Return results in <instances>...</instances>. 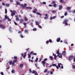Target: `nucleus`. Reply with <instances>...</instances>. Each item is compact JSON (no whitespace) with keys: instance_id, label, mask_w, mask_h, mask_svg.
Returning a JSON list of instances; mask_svg holds the SVG:
<instances>
[{"instance_id":"a19ab883","label":"nucleus","mask_w":75,"mask_h":75,"mask_svg":"<svg viewBox=\"0 0 75 75\" xmlns=\"http://www.w3.org/2000/svg\"><path fill=\"white\" fill-rule=\"evenodd\" d=\"M47 72V69H46L45 70V71H44V72L45 73V72Z\"/></svg>"},{"instance_id":"aec40b11","label":"nucleus","mask_w":75,"mask_h":75,"mask_svg":"<svg viewBox=\"0 0 75 75\" xmlns=\"http://www.w3.org/2000/svg\"><path fill=\"white\" fill-rule=\"evenodd\" d=\"M20 37L21 38H23L24 37L23 36V34H21L20 35Z\"/></svg>"},{"instance_id":"cd10ccee","label":"nucleus","mask_w":75,"mask_h":75,"mask_svg":"<svg viewBox=\"0 0 75 75\" xmlns=\"http://www.w3.org/2000/svg\"><path fill=\"white\" fill-rule=\"evenodd\" d=\"M36 14L38 15H39V16H41V14L40 13L37 12L36 13Z\"/></svg>"},{"instance_id":"6e6d98bb","label":"nucleus","mask_w":75,"mask_h":75,"mask_svg":"<svg viewBox=\"0 0 75 75\" xmlns=\"http://www.w3.org/2000/svg\"><path fill=\"white\" fill-rule=\"evenodd\" d=\"M60 3H63V0H60Z\"/></svg>"},{"instance_id":"7c9ffc66","label":"nucleus","mask_w":75,"mask_h":75,"mask_svg":"<svg viewBox=\"0 0 75 75\" xmlns=\"http://www.w3.org/2000/svg\"><path fill=\"white\" fill-rule=\"evenodd\" d=\"M23 24L24 25L25 27H26V25H27V23H23Z\"/></svg>"},{"instance_id":"c756f323","label":"nucleus","mask_w":75,"mask_h":75,"mask_svg":"<svg viewBox=\"0 0 75 75\" xmlns=\"http://www.w3.org/2000/svg\"><path fill=\"white\" fill-rule=\"evenodd\" d=\"M66 8H67L68 10H70L71 9V8L70 7H67Z\"/></svg>"},{"instance_id":"0eeeda50","label":"nucleus","mask_w":75,"mask_h":75,"mask_svg":"<svg viewBox=\"0 0 75 75\" xmlns=\"http://www.w3.org/2000/svg\"><path fill=\"white\" fill-rule=\"evenodd\" d=\"M73 58H74V57H73V56H70L69 57V60H72Z\"/></svg>"},{"instance_id":"412c9836","label":"nucleus","mask_w":75,"mask_h":75,"mask_svg":"<svg viewBox=\"0 0 75 75\" xmlns=\"http://www.w3.org/2000/svg\"><path fill=\"white\" fill-rule=\"evenodd\" d=\"M9 65H11L12 64V65H13V62H12V61H10L9 62Z\"/></svg>"},{"instance_id":"2f4dec72","label":"nucleus","mask_w":75,"mask_h":75,"mask_svg":"<svg viewBox=\"0 0 75 75\" xmlns=\"http://www.w3.org/2000/svg\"><path fill=\"white\" fill-rule=\"evenodd\" d=\"M11 72L12 73H14L15 72V71H14V70H12V71H11Z\"/></svg>"},{"instance_id":"7ed1b4c3","label":"nucleus","mask_w":75,"mask_h":75,"mask_svg":"<svg viewBox=\"0 0 75 75\" xmlns=\"http://www.w3.org/2000/svg\"><path fill=\"white\" fill-rule=\"evenodd\" d=\"M21 6L22 8H24L25 7H27V4H24V5L23 4H21Z\"/></svg>"},{"instance_id":"13d9d810","label":"nucleus","mask_w":75,"mask_h":75,"mask_svg":"<svg viewBox=\"0 0 75 75\" xmlns=\"http://www.w3.org/2000/svg\"><path fill=\"white\" fill-rule=\"evenodd\" d=\"M10 2L11 3H13V0H10Z\"/></svg>"},{"instance_id":"09e8293b","label":"nucleus","mask_w":75,"mask_h":75,"mask_svg":"<svg viewBox=\"0 0 75 75\" xmlns=\"http://www.w3.org/2000/svg\"><path fill=\"white\" fill-rule=\"evenodd\" d=\"M38 58H37L35 60V62H37V61H38Z\"/></svg>"},{"instance_id":"3c124183","label":"nucleus","mask_w":75,"mask_h":75,"mask_svg":"<svg viewBox=\"0 0 75 75\" xmlns=\"http://www.w3.org/2000/svg\"><path fill=\"white\" fill-rule=\"evenodd\" d=\"M1 75H4V73H3V72H1Z\"/></svg>"},{"instance_id":"f257e3e1","label":"nucleus","mask_w":75,"mask_h":75,"mask_svg":"<svg viewBox=\"0 0 75 75\" xmlns=\"http://www.w3.org/2000/svg\"><path fill=\"white\" fill-rule=\"evenodd\" d=\"M68 21V20L67 19H64L63 22V24H64L65 25H68V24L67 23Z\"/></svg>"},{"instance_id":"72a5a7b5","label":"nucleus","mask_w":75,"mask_h":75,"mask_svg":"<svg viewBox=\"0 0 75 75\" xmlns=\"http://www.w3.org/2000/svg\"><path fill=\"white\" fill-rule=\"evenodd\" d=\"M8 20L9 21H11V19L8 18Z\"/></svg>"},{"instance_id":"774afa93","label":"nucleus","mask_w":75,"mask_h":75,"mask_svg":"<svg viewBox=\"0 0 75 75\" xmlns=\"http://www.w3.org/2000/svg\"><path fill=\"white\" fill-rule=\"evenodd\" d=\"M33 54V52L32 51L30 52V54Z\"/></svg>"},{"instance_id":"603ef678","label":"nucleus","mask_w":75,"mask_h":75,"mask_svg":"<svg viewBox=\"0 0 75 75\" xmlns=\"http://www.w3.org/2000/svg\"><path fill=\"white\" fill-rule=\"evenodd\" d=\"M46 44H48L49 43V41L48 40L46 42Z\"/></svg>"},{"instance_id":"0e129e2a","label":"nucleus","mask_w":75,"mask_h":75,"mask_svg":"<svg viewBox=\"0 0 75 75\" xmlns=\"http://www.w3.org/2000/svg\"><path fill=\"white\" fill-rule=\"evenodd\" d=\"M53 18V19H54L55 18H56V16H54L52 17Z\"/></svg>"},{"instance_id":"338daca9","label":"nucleus","mask_w":75,"mask_h":75,"mask_svg":"<svg viewBox=\"0 0 75 75\" xmlns=\"http://www.w3.org/2000/svg\"><path fill=\"white\" fill-rule=\"evenodd\" d=\"M14 23L15 24V25H17V23H16V22H14Z\"/></svg>"},{"instance_id":"5fc2aeb1","label":"nucleus","mask_w":75,"mask_h":75,"mask_svg":"<svg viewBox=\"0 0 75 75\" xmlns=\"http://www.w3.org/2000/svg\"><path fill=\"white\" fill-rule=\"evenodd\" d=\"M11 30V27H10L9 28V31H10Z\"/></svg>"},{"instance_id":"680f3d73","label":"nucleus","mask_w":75,"mask_h":75,"mask_svg":"<svg viewBox=\"0 0 75 75\" xmlns=\"http://www.w3.org/2000/svg\"><path fill=\"white\" fill-rule=\"evenodd\" d=\"M29 72L30 73H31L32 72V71H31V69L29 70Z\"/></svg>"},{"instance_id":"dca6fc26","label":"nucleus","mask_w":75,"mask_h":75,"mask_svg":"<svg viewBox=\"0 0 75 75\" xmlns=\"http://www.w3.org/2000/svg\"><path fill=\"white\" fill-rule=\"evenodd\" d=\"M62 8V6L60 5L59 6V10H61Z\"/></svg>"},{"instance_id":"4468645a","label":"nucleus","mask_w":75,"mask_h":75,"mask_svg":"<svg viewBox=\"0 0 75 75\" xmlns=\"http://www.w3.org/2000/svg\"><path fill=\"white\" fill-rule=\"evenodd\" d=\"M60 40H61V39L59 38H58L57 39V42H59L60 41Z\"/></svg>"},{"instance_id":"8fccbe9b","label":"nucleus","mask_w":75,"mask_h":75,"mask_svg":"<svg viewBox=\"0 0 75 75\" xmlns=\"http://www.w3.org/2000/svg\"><path fill=\"white\" fill-rule=\"evenodd\" d=\"M67 12H65V13H64V16H67Z\"/></svg>"},{"instance_id":"9b49d317","label":"nucleus","mask_w":75,"mask_h":75,"mask_svg":"<svg viewBox=\"0 0 75 75\" xmlns=\"http://www.w3.org/2000/svg\"><path fill=\"white\" fill-rule=\"evenodd\" d=\"M0 28H2V29H4V28H5L4 26H3L2 25H0Z\"/></svg>"},{"instance_id":"ddd939ff","label":"nucleus","mask_w":75,"mask_h":75,"mask_svg":"<svg viewBox=\"0 0 75 75\" xmlns=\"http://www.w3.org/2000/svg\"><path fill=\"white\" fill-rule=\"evenodd\" d=\"M66 54V52L65 51H64L62 53V54L63 55V56H65V55Z\"/></svg>"},{"instance_id":"79ce46f5","label":"nucleus","mask_w":75,"mask_h":75,"mask_svg":"<svg viewBox=\"0 0 75 75\" xmlns=\"http://www.w3.org/2000/svg\"><path fill=\"white\" fill-rule=\"evenodd\" d=\"M38 27L40 28H42V27L40 25H38Z\"/></svg>"},{"instance_id":"a878e982","label":"nucleus","mask_w":75,"mask_h":75,"mask_svg":"<svg viewBox=\"0 0 75 75\" xmlns=\"http://www.w3.org/2000/svg\"><path fill=\"white\" fill-rule=\"evenodd\" d=\"M50 58L51 59V60H53V58L52 56H50Z\"/></svg>"},{"instance_id":"37998d69","label":"nucleus","mask_w":75,"mask_h":75,"mask_svg":"<svg viewBox=\"0 0 75 75\" xmlns=\"http://www.w3.org/2000/svg\"><path fill=\"white\" fill-rule=\"evenodd\" d=\"M72 68H73V69H75V66L74 65H73L72 66Z\"/></svg>"},{"instance_id":"39448f33","label":"nucleus","mask_w":75,"mask_h":75,"mask_svg":"<svg viewBox=\"0 0 75 75\" xmlns=\"http://www.w3.org/2000/svg\"><path fill=\"white\" fill-rule=\"evenodd\" d=\"M46 16L44 17V18L45 20H47L48 18V16L47 14H46L45 15Z\"/></svg>"},{"instance_id":"1a4fd4ad","label":"nucleus","mask_w":75,"mask_h":75,"mask_svg":"<svg viewBox=\"0 0 75 75\" xmlns=\"http://www.w3.org/2000/svg\"><path fill=\"white\" fill-rule=\"evenodd\" d=\"M17 59L14 60L13 62L12 65H14L15 63V62H17Z\"/></svg>"},{"instance_id":"a18cd8bd","label":"nucleus","mask_w":75,"mask_h":75,"mask_svg":"<svg viewBox=\"0 0 75 75\" xmlns=\"http://www.w3.org/2000/svg\"><path fill=\"white\" fill-rule=\"evenodd\" d=\"M5 17L6 19H7L8 18V17L7 16V15H5Z\"/></svg>"},{"instance_id":"e2e57ef3","label":"nucleus","mask_w":75,"mask_h":75,"mask_svg":"<svg viewBox=\"0 0 75 75\" xmlns=\"http://www.w3.org/2000/svg\"><path fill=\"white\" fill-rule=\"evenodd\" d=\"M36 24H38V25H39V23H38V22H37V21H36Z\"/></svg>"},{"instance_id":"bb28decb","label":"nucleus","mask_w":75,"mask_h":75,"mask_svg":"<svg viewBox=\"0 0 75 75\" xmlns=\"http://www.w3.org/2000/svg\"><path fill=\"white\" fill-rule=\"evenodd\" d=\"M14 59H17V56H14Z\"/></svg>"},{"instance_id":"423d86ee","label":"nucleus","mask_w":75,"mask_h":75,"mask_svg":"<svg viewBox=\"0 0 75 75\" xmlns=\"http://www.w3.org/2000/svg\"><path fill=\"white\" fill-rule=\"evenodd\" d=\"M53 56H54V59H55V60H57V56L55 54L53 53Z\"/></svg>"},{"instance_id":"c9c22d12","label":"nucleus","mask_w":75,"mask_h":75,"mask_svg":"<svg viewBox=\"0 0 75 75\" xmlns=\"http://www.w3.org/2000/svg\"><path fill=\"white\" fill-rule=\"evenodd\" d=\"M50 73L51 75L53 74V71H50Z\"/></svg>"},{"instance_id":"4d7b16f0","label":"nucleus","mask_w":75,"mask_h":75,"mask_svg":"<svg viewBox=\"0 0 75 75\" xmlns=\"http://www.w3.org/2000/svg\"><path fill=\"white\" fill-rule=\"evenodd\" d=\"M49 7H52L53 6H52V5L50 4L49 5Z\"/></svg>"},{"instance_id":"f8f14e48","label":"nucleus","mask_w":75,"mask_h":75,"mask_svg":"<svg viewBox=\"0 0 75 75\" xmlns=\"http://www.w3.org/2000/svg\"><path fill=\"white\" fill-rule=\"evenodd\" d=\"M37 11V9H34L33 11V13H36V11Z\"/></svg>"},{"instance_id":"a211bd4d","label":"nucleus","mask_w":75,"mask_h":75,"mask_svg":"<svg viewBox=\"0 0 75 75\" xmlns=\"http://www.w3.org/2000/svg\"><path fill=\"white\" fill-rule=\"evenodd\" d=\"M24 32L25 33H28V31L27 30L25 29L24 30Z\"/></svg>"},{"instance_id":"20e7f679","label":"nucleus","mask_w":75,"mask_h":75,"mask_svg":"<svg viewBox=\"0 0 75 75\" xmlns=\"http://www.w3.org/2000/svg\"><path fill=\"white\" fill-rule=\"evenodd\" d=\"M62 65V64L61 63H60V64L58 63V66L56 65V68H57V69H59V68L60 67V65Z\"/></svg>"},{"instance_id":"052dcab7","label":"nucleus","mask_w":75,"mask_h":75,"mask_svg":"<svg viewBox=\"0 0 75 75\" xmlns=\"http://www.w3.org/2000/svg\"><path fill=\"white\" fill-rule=\"evenodd\" d=\"M42 4H46V2H43L42 3Z\"/></svg>"},{"instance_id":"bf43d9fd","label":"nucleus","mask_w":75,"mask_h":75,"mask_svg":"<svg viewBox=\"0 0 75 75\" xmlns=\"http://www.w3.org/2000/svg\"><path fill=\"white\" fill-rule=\"evenodd\" d=\"M33 54L34 55H37V54L36 53H33Z\"/></svg>"},{"instance_id":"49530a36","label":"nucleus","mask_w":75,"mask_h":75,"mask_svg":"<svg viewBox=\"0 0 75 75\" xmlns=\"http://www.w3.org/2000/svg\"><path fill=\"white\" fill-rule=\"evenodd\" d=\"M30 25H31L32 27H33V23L31 22L30 23Z\"/></svg>"},{"instance_id":"f704fd0d","label":"nucleus","mask_w":75,"mask_h":75,"mask_svg":"<svg viewBox=\"0 0 75 75\" xmlns=\"http://www.w3.org/2000/svg\"><path fill=\"white\" fill-rule=\"evenodd\" d=\"M56 6H57V4H56L53 5V7H56Z\"/></svg>"},{"instance_id":"c03bdc74","label":"nucleus","mask_w":75,"mask_h":75,"mask_svg":"<svg viewBox=\"0 0 75 75\" xmlns=\"http://www.w3.org/2000/svg\"><path fill=\"white\" fill-rule=\"evenodd\" d=\"M49 41L50 42V43H51V42H52V40L51 39H49Z\"/></svg>"},{"instance_id":"4be33fe9","label":"nucleus","mask_w":75,"mask_h":75,"mask_svg":"<svg viewBox=\"0 0 75 75\" xmlns=\"http://www.w3.org/2000/svg\"><path fill=\"white\" fill-rule=\"evenodd\" d=\"M28 58H31V55H30V54H28Z\"/></svg>"},{"instance_id":"69168bd1","label":"nucleus","mask_w":75,"mask_h":75,"mask_svg":"<svg viewBox=\"0 0 75 75\" xmlns=\"http://www.w3.org/2000/svg\"><path fill=\"white\" fill-rule=\"evenodd\" d=\"M47 59L45 58L44 59V61H47Z\"/></svg>"},{"instance_id":"6e6552de","label":"nucleus","mask_w":75,"mask_h":75,"mask_svg":"<svg viewBox=\"0 0 75 75\" xmlns=\"http://www.w3.org/2000/svg\"><path fill=\"white\" fill-rule=\"evenodd\" d=\"M15 13H16L15 11H13V13H12L11 14V16H13L16 15V14H15Z\"/></svg>"},{"instance_id":"de8ad7c7","label":"nucleus","mask_w":75,"mask_h":75,"mask_svg":"<svg viewBox=\"0 0 75 75\" xmlns=\"http://www.w3.org/2000/svg\"><path fill=\"white\" fill-rule=\"evenodd\" d=\"M33 31H36L37 30V29L36 28H34L33 29Z\"/></svg>"},{"instance_id":"b1692460","label":"nucleus","mask_w":75,"mask_h":75,"mask_svg":"<svg viewBox=\"0 0 75 75\" xmlns=\"http://www.w3.org/2000/svg\"><path fill=\"white\" fill-rule=\"evenodd\" d=\"M42 64H45V61H42Z\"/></svg>"},{"instance_id":"f03ea898","label":"nucleus","mask_w":75,"mask_h":75,"mask_svg":"<svg viewBox=\"0 0 75 75\" xmlns=\"http://www.w3.org/2000/svg\"><path fill=\"white\" fill-rule=\"evenodd\" d=\"M57 57H59V58H62V54L61 53H59V51L58 50L57 52Z\"/></svg>"},{"instance_id":"473e14b6","label":"nucleus","mask_w":75,"mask_h":75,"mask_svg":"<svg viewBox=\"0 0 75 75\" xmlns=\"http://www.w3.org/2000/svg\"><path fill=\"white\" fill-rule=\"evenodd\" d=\"M52 66L53 67H57V65H56V64H52Z\"/></svg>"},{"instance_id":"ea45409f","label":"nucleus","mask_w":75,"mask_h":75,"mask_svg":"<svg viewBox=\"0 0 75 75\" xmlns=\"http://www.w3.org/2000/svg\"><path fill=\"white\" fill-rule=\"evenodd\" d=\"M35 75H38V73H37V72H36L35 74Z\"/></svg>"},{"instance_id":"e433bc0d","label":"nucleus","mask_w":75,"mask_h":75,"mask_svg":"<svg viewBox=\"0 0 75 75\" xmlns=\"http://www.w3.org/2000/svg\"><path fill=\"white\" fill-rule=\"evenodd\" d=\"M21 32H22L21 30L18 31V34H21Z\"/></svg>"},{"instance_id":"2eb2a0df","label":"nucleus","mask_w":75,"mask_h":75,"mask_svg":"<svg viewBox=\"0 0 75 75\" xmlns=\"http://www.w3.org/2000/svg\"><path fill=\"white\" fill-rule=\"evenodd\" d=\"M24 18H24V20L25 21H27L28 20V19H27V17H25Z\"/></svg>"},{"instance_id":"c85d7f7f","label":"nucleus","mask_w":75,"mask_h":75,"mask_svg":"<svg viewBox=\"0 0 75 75\" xmlns=\"http://www.w3.org/2000/svg\"><path fill=\"white\" fill-rule=\"evenodd\" d=\"M5 5L6 7H9V6H10V4H6Z\"/></svg>"},{"instance_id":"4c0bfd02","label":"nucleus","mask_w":75,"mask_h":75,"mask_svg":"<svg viewBox=\"0 0 75 75\" xmlns=\"http://www.w3.org/2000/svg\"><path fill=\"white\" fill-rule=\"evenodd\" d=\"M16 21H19V18H16Z\"/></svg>"},{"instance_id":"6ab92c4d","label":"nucleus","mask_w":75,"mask_h":75,"mask_svg":"<svg viewBox=\"0 0 75 75\" xmlns=\"http://www.w3.org/2000/svg\"><path fill=\"white\" fill-rule=\"evenodd\" d=\"M55 3H56V2H55V1H53L52 2V4H55Z\"/></svg>"},{"instance_id":"58836bf2","label":"nucleus","mask_w":75,"mask_h":75,"mask_svg":"<svg viewBox=\"0 0 75 75\" xmlns=\"http://www.w3.org/2000/svg\"><path fill=\"white\" fill-rule=\"evenodd\" d=\"M5 13L6 14H7V9H5Z\"/></svg>"},{"instance_id":"393cba45","label":"nucleus","mask_w":75,"mask_h":75,"mask_svg":"<svg viewBox=\"0 0 75 75\" xmlns=\"http://www.w3.org/2000/svg\"><path fill=\"white\" fill-rule=\"evenodd\" d=\"M23 67V64H21L20 65V67L22 68Z\"/></svg>"},{"instance_id":"f3484780","label":"nucleus","mask_w":75,"mask_h":75,"mask_svg":"<svg viewBox=\"0 0 75 75\" xmlns=\"http://www.w3.org/2000/svg\"><path fill=\"white\" fill-rule=\"evenodd\" d=\"M26 8L28 9V10H31L32 8L31 7H26Z\"/></svg>"},{"instance_id":"5701e85b","label":"nucleus","mask_w":75,"mask_h":75,"mask_svg":"<svg viewBox=\"0 0 75 75\" xmlns=\"http://www.w3.org/2000/svg\"><path fill=\"white\" fill-rule=\"evenodd\" d=\"M17 5H18L19 6H20L21 5V4H20V2H17Z\"/></svg>"},{"instance_id":"864d4df0","label":"nucleus","mask_w":75,"mask_h":75,"mask_svg":"<svg viewBox=\"0 0 75 75\" xmlns=\"http://www.w3.org/2000/svg\"><path fill=\"white\" fill-rule=\"evenodd\" d=\"M32 74H34L35 73V71L34 70H33V71L32 72Z\"/></svg>"},{"instance_id":"9d476101","label":"nucleus","mask_w":75,"mask_h":75,"mask_svg":"<svg viewBox=\"0 0 75 75\" xmlns=\"http://www.w3.org/2000/svg\"><path fill=\"white\" fill-rule=\"evenodd\" d=\"M24 21V20L22 19H21L20 20V23H23Z\"/></svg>"}]
</instances>
